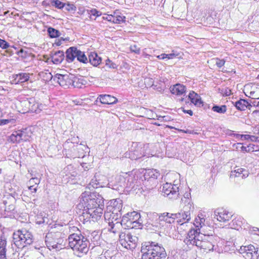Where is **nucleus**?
<instances>
[{
	"label": "nucleus",
	"mask_w": 259,
	"mask_h": 259,
	"mask_svg": "<svg viewBox=\"0 0 259 259\" xmlns=\"http://www.w3.org/2000/svg\"><path fill=\"white\" fill-rule=\"evenodd\" d=\"M79 203L77 205L82 209L80 217L87 221L92 219L97 221L102 215L104 208L103 197L99 193L85 191L79 197Z\"/></svg>",
	"instance_id": "obj_1"
},
{
	"label": "nucleus",
	"mask_w": 259,
	"mask_h": 259,
	"mask_svg": "<svg viewBox=\"0 0 259 259\" xmlns=\"http://www.w3.org/2000/svg\"><path fill=\"white\" fill-rule=\"evenodd\" d=\"M142 259H166L167 254L162 244L153 241L142 244Z\"/></svg>",
	"instance_id": "obj_2"
},
{
	"label": "nucleus",
	"mask_w": 259,
	"mask_h": 259,
	"mask_svg": "<svg viewBox=\"0 0 259 259\" xmlns=\"http://www.w3.org/2000/svg\"><path fill=\"white\" fill-rule=\"evenodd\" d=\"M73 231L77 230L78 233H72L68 237L69 246L75 252L86 254L89 249V241L83 236L77 227H73Z\"/></svg>",
	"instance_id": "obj_3"
},
{
	"label": "nucleus",
	"mask_w": 259,
	"mask_h": 259,
	"mask_svg": "<svg viewBox=\"0 0 259 259\" xmlns=\"http://www.w3.org/2000/svg\"><path fill=\"white\" fill-rule=\"evenodd\" d=\"M122 211V201L119 199L113 200L107 207L104 218L106 220L116 221L121 218Z\"/></svg>",
	"instance_id": "obj_4"
},
{
	"label": "nucleus",
	"mask_w": 259,
	"mask_h": 259,
	"mask_svg": "<svg viewBox=\"0 0 259 259\" xmlns=\"http://www.w3.org/2000/svg\"><path fill=\"white\" fill-rule=\"evenodd\" d=\"M13 241L18 249H22L25 246V244L30 245L33 242V236L26 229L19 230L14 233Z\"/></svg>",
	"instance_id": "obj_5"
},
{
	"label": "nucleus",
	"mask_w": 259,
	"mask_h": 259,
	"mask_svg": "<svg viewBox=\"0 0 259 259\" xmlns=\"http://www.w3.org/2000/svg\"><path fill=\"white\" fill-rule=\"evenodd\" d=\"M118 236L120 243L124 248L133 250L137 247L138 243V238L137 236L126 231L120 232Z\"/></svg>",
	"instance_id": "obj_6"
},
{
	"label": "nucleus",
	"mask_w": 259,
	"mask_h": 259,
	"mask_svg": "<svg viewBox=\"0 0 259 259\" xmlns=\"http://www.w3.org/2000/svg\"><path fill=\"white\" fill-rule=\"evenodd\" d=\"M202 238L197 241L196 246L205 251L213 250L218 237L213 236L212 234H206V232L204 231Z\"/></svg>",
	"instance_id": "obj_7"
},
{
	"label": "nucleus",
	"mask_w": 259,
	"mask_h": 259,
	"mask_svg": "<svg viewBox=\"0 0 259 259\" xmlns=\"http://www.w3.org/2000/svg\"><path fill=\"white\" fill-rule=\"evenodd\" d=\"M61 235L62 234L60 232H57L55 233L51 232L46 235L45 242L50 249L51 247L57 250L61 249L62 240L59 238V237H61Z\"/></svg>",
	"instance_id": "obj_8"
},
{
	"label": "nucleus",
	"mask_w": 259,
	"mask_h": 259,
	"mask_svg": "<svg viewBox=\"0 0 259 259\" xmlns=\"http://www.w3.org/2000/svg\"><path fill=\"white\" fill-rule=\"evenodd\" d=\"M197 229H191L187 234V237L184 240V243L188 246L192 245L193 246L197 245V241L202 238V234H203V231H200L199 229V232Z\"/></svg>",
	"instance_id": "obj_9"
},
{
	"label": "nucleus",
	"mask_w": 259,
	"mask_h": 259,
	"mask_svg": "<svg viewBox=\"0 0 259 259\" xmlns=\"http://www.w3.org/2000/svg\"><path fill=\"white\" fill-rule=\"evenodd\" d=\"M162 192L164 196L169 199H177L179 195V188L177 185L166 183L163 185Z\"/></svg>",
	"instance_id": "obj_10"
},
{
	"label": "nucleus",
	"mask_w": 259,
	"mask_h": 259,
	"mask_svg": "<svg viewBox=\"0 0 259 259\" xmlns=\"http://www.w3.org/2000/svg\"><path fill=\"white\" fill-rule=\"evenodd\" d=\"M116 180L120 187L126 188H133L134 187L135 179L132 175L127 172L123 173L117 177Z\"/></svg>",
	"instance_id": "obj_11"
},
{
	"label": "nucleus",
	"mask_w": 259,
	"mask_h": 259,
	"mask_svg": "<svg viewBox=\"0 0 259 259\" xmlns=\"http://www.w3.org/2000/svg\"><path fill=\"white\" fill-rule=\"evenodd\" d=\"M240 252L245 259H257L259 251L252 245L241 247Z\"/></svg>",
	"instance_id": "obj_12"
},
{
	"label": "nucleus",
	"mask_w": 259,
	"mask_h": 259,
	"mask_svg": "<svg viewBox=\"0 0 259 259\" xmlns=\"http://www.w3.org/2000/svg\"><path fill=\"white\" fill-rule=\"evenodd\" d=\"M49 76L48 78H50L51 80L53 79L54 81H57L60 85L64 88H68L71 85V75L57 73L53 76L51 73H49Z\"/></svg>",
	"instance_id": "obj_13"
},
{
	"label": "nucleus",
	"mask_w": 259,
	"mask_h": 259,
	"mask_svg": "<svg viewBox=\"0 0 259 259\" xmlns=\"http://www.w3.org/2000/svg\"><path fill=\"white\" fill-rule=\"evenodd\" d=\"M140 214L137 211H133L124 214L121 220V224L126 227H131L132 223L140 219Z\"/></svg>",
	"instance_id": "obj_14"
},
{
	"label": "nucleus",
	"mask_w": 259,
	"mask_h": 259,
	"mask_svg": "<svg viewBox=\"0 0 259 259\" xmlns=\"http://www.w3.org/2000/svg\"><path fill=\"white\" fill-rule=\"evenodd\" d=\"M214 218L219 222H226L229 221L232 215L224 208H218L214 211Z\"/></svg>",
	"instance_id": "obj_15"
},
{
	"label": "nucleus",
	"mask_w": 259,
	"mask_h": 259,
	"mask_svg": "<svg viewBox=\"0 0 259 259\" xmlns=\"http://www.w3.org/2000/svg\"><path fill=\"white\" fill-rule=\"evenodd\" d=\"M132 152L133 153V157L135 159H137L145 156V147L142 144L134 143L131 148Z\"/></svg>",
	"instance_id": "obj_16"
},
{
	"label": "nucleus",
	"mask_w": 259,
	"mask_h": 259,
	"mask_svg": "<svg viewBox=\"0 0 259 259\" xmlns=\"http://www.w3.org/2000/svg\"><path fill=\"white\" fill-rule=\"evenodd\" d=\"M194 207L192 205H185L183 206V209L180 212L181 218H179V223L182 221L188 222L191 219V212L193 211Z\"/></svg>",
	"instance_id": "obj_17"
},
{
	"label": "nucleus",
	"mask_w": 259,
	"mask_h": 259,
	"mask_svg": "<svg viewBox=\"0 0 259 259\" xmlns=\"http://www.w3.org/2000/svg\"><path fill=\"white\" fill-rule=\"evenodd\" d=\"M160 176L159 172L155 169H150L146 171V174L144 175L145 180L147 179V182L153 181V187L151 188L153 189L154 187L156 185L157 181L156 180Z\"/></svg>",
	"instance_id": "obj_18"
},
{
	"label": "nucleus",
	"mask_w": 259,
	"mask_h": 259,
	"mask_svg": "<svg viewBox=\"0 0 259 259\" xmlns=\"http://www.w3.org/2000/svg\"><path fill=\"white\" fill-rule=\"evenodd\" d=\"M249 172L245 169L236 167L234 170H232L230 174V178L231 179L235 178H241L242 179L247 178L248 176Z\"/></svg>",
	"instance_id": "obj_19"
},
{
	"label": "nucleus",
	"mask_w": 259,
	"mask_h": 259,
	"mask_svg": "<svg viewBox=\"0 0 259 259\" xmlns=\"http://www.w3.org/2000/svg\"><path fill=\"white\" fill-rule=\"evenodd\" d=\"M100 102L102 104H113L117 102V99L110 95H100L97 98L96 101Z\"/></svg>",
	"instance_id": "obj_20"
},
{
	"label": "nucleus",
	"mask_w": 259,
	"mask_h": 259,
	"mask_svg": "<svg viewBox=\"0 0 259 259\" xmlns=\"http://www.w3.org/2000/svg\"><path fill=\"white\" fill-rule=\"evenodd\" d=\"M170 91L172 94L180 96L186 93V88L182 84L177 83L170 87Z\"/></svg>",
	"instance_id": "obj_21"
},
{
	"label": "nucleus",
	"mask_w": 259,
	"mask_h": 259,
	"mask_svg": "<svg viewBox=\"0 0 259 259\" xmlns=\"http://www.w3.org/2000/svg\"><path fill=\"white\" fill-rule=\"evenodd\" d=\"M78 49L74 47H70L66 51V60L68 63L72 62L76 58Z\"/></svg>",
	"instance_id": "obj_22"
},
{
	"label": "nucleus",
	"mask_w": 259,
	"mask_h": 259,
	"mask_svg": "<svg viewBox=\"0 0 259 259\" xmlns=\"http://www.w3.org/2000/svg\"><path fill=\"white\" fill-rule=\"evenodd\" d=\"M13 83L18 84L26 82L29 80V76L28 73H20L13 75Z\"/></svg>",
	"instance_id": "obj_23"
},
{
	"label": "nucleus",
	"mask_w": 259,
	"mask_h": 259,
	"mask_svg": "<svg viewBox=\"0 0 259 259\" xmlns=\"http://www.w3.org/2000/svg\"><path fill=\"white\" fill-rule=\"evenodd\" d=\"M71 84L77 88H81L87 83V81L82 77H77L71 75Z\"/></svg>",
	"instance_id": "obj_24"
},
{
	"label": "nucleus",
	"mask_w": 259,
	"mask_h": 259,
	"mask_svg": "<svg viewBox=\"0 0 259 259\" xmlns=\"http://www.w3.org/2000/svg\"><path fill=\"white\" fill-rule=\"evenodd\" d=\"M236 108L240 111H244L246 109H249L252 107L250 103L245 99H240L235 102L234 104Z\"/></svg>",
	"instance_id": "obj_25"
},
{
	"label": "nucleus",
	"mask_w": 259,
	"mask_h": 259,
	"mask_svg": "<svg viewBox=\"0 0 259 259\" xmlns=\"http://www.w3.org/2000/svg\"><path fill=\"white\" fill-rule=\"evenodd\" d=\"M88 59L90 63L94 66H97L102 61L101 58L95 52L90 53Z\"/></svg>",
	"instance_id": "obj_26"
},
{
	"label": "nucleus",
	"mask_w": 259,
	"mask_h": 259,
	"mask_svg": "<svg viewBox=\"0 0 259 259\" xmlns=\"http://www.w3.org/2000/svg\"><path fill=\"white\" fill-rule=\"evenodd\" d=\"M188 97L191 102L195 106L199 107L203 106V102L201 101L200 97L194 91L190 92Z\"/></svg>",
	"instance_id": "obj_27"
},
{
	"label": "nucleus",
	"mask_w": 259,
	"mask_h": 259,
	"mask_svg": "<svg viewBox=\"0 0 259 259\" xmlns=\"http://www.w3.org/2000/svg\"><path fill=\"white\" fill-rule=\"evenodd\" d=\"M64 53L62 51L54 52L51 56L52 61L54 64L61 63L64 59Z\"/></svg>",
	"instance_id": "obj_28"
},
{
	"label": "nucleus",
	"mask_w": 259,
	"mask_h": 259,
	"mask_svg": "<svg viewBox=\"0 0 259 259\" xmlns=\"http://www.w3.org/2000/svg\"><path fill=\"white\" fill-rule=\"evenodd\" d=\"M6 245V239L4 236L2 235L0 237V259H7Z\"/></svg>",
	"instance_id": "obj_29"
},
{
	"label": "nucleus",
	"mask_w": 259,
	"mask_h": 259,
	"mask_svg": "<svg viewBox=\"0 0 259 259\" xmlns=\"http://www.w3.org/2000/svg\"><path fill=\"white\" fill-rule=\"evenodd\" d=\"M34 103V98H29L21 102V106L24 107V112H28L31 111V105Z\"/></svg>",
	"instance_id": "obj_30"
},
{
	"label": "nucleus",
	"mask_w": 259,
	"mask_h": 259,
	"mask_svg": "<svg viewBox=\"0 0 259 259\" xmlns=\"http://www.w3.org/2000/svg\"><path fill=\"white\" fill-rule=\"evenodd\" d=\"M18 131L22 139V141L26 142L29 141L31 137V133L30 130H28L27 128H23L18 130Z\"/></svg>",
	"instance_id": "obj_31"
},
{
	"label": "nucleus",
	"mask_w": 259,
	"mask_h": 259,
	"mask_svg": "<svg viewBox=\"0 0 259 259\" xmlns=\"http://www.w3.org/2000/svg\"><path fill=\"white\" fill-rule=\"evenodd\" d=\"M8 141L13 143H19L22 142L18 130L13 132L9 136Z\"/></svg>",
	"instance_id": "obj_32"
},
{
	"label": "nucleus",
	"mask_w": 259,
	"mask_h": 259,
	"mask_svg": "<svg viewBox=\"0 0 259 259\" xmlns=\"http://www.w3.org/2000/svg\"><path fill=\"white\" fill-rule=\"evenodd\" d=\"M113 221H111V222H109L108 223L109 226L110 227L108 228V231L114 234H116L119 232L118 229L123 225L121 224V222H117L115 223H114Z\"/></svg>",
	"instance_id": "obj_33"
},
{
	"label": "nucleus",
	"mask_w": 259,
	"mask_h": 259,
	"mask_svg": "<svg viewBox=\"0 0 259 259\" xmlns=\"http://www.w3.org/2000/svg\"><path fill=\"white\" fill-rule=\"evenodd\" d=\"M81 146H83L85 149H88L87 147L82 144H80L79 145H75L70 139H68L63 145V147L65 149H66L67 148L72 147L73 148V150L74 151L76 150H80V147Z\"/></svg>",
	"instance_id": "obj_34"
},
{
	"label": "nucleus",
	"mask_w": 259,
	"mask_h": 259,
	"mask_svg": "<svg viewBox=\"0 0 259 259\" xmlns=\"http://www.w3.org/2000/svg\"><path fill=\"white\" fill-rule=\"evenodd\" d=\"M31 112L39 113L42 109V105L35 101L34 99V103L31 105Z\"/></svg>",
	"instance_id": "obj_35"
},
{
	"label": "nucleus",
	"mask_w": 259,
	"mask_h": 259,
	"mask_svg": "<svg viewBox=\"0 0 259 259\" xmlns=\"http://www.w3.org/2000/svg\"><path fill=\"white\" fill-rule=\"evenodd\" d=\"M76 58L78 61L83 63H87L88 62V59L85 55L84 52L79 50L77 51Z\"/></svg>",
	"instance_id": "obj_36"
},
{
	"label": "nucleus",
	"mask_w": 259,
	"mask_h": 259,
	"mask_svg": "<svg viewBox=\"0 0 259 259\" xmlns=\"http://www.w3.org/2000/svg\"><path fill=\"white\" fill-rule=\"evenodd\" d=\"M47 31L50 37L51 38H56L60 35V31L52 27L48 28Z\"/></svg>",
	"instance_id": "obj_37"
},
{
	"label": "nucleus",
	"mask_w": 259,
	"mask_h": 259,
	"mask_svg": "<svg viewBox=\"0 0 259 259\" xmlns=\"http://www.w3.org/2000/svg\"><path fill=\"white\" fill-rule=\"evenodd\" d=\"M101 187H102L101 184L96 179V177L92 179L88 186L89 189H91V188L97 189Z\"/></svg>",
	"instance_id": "obj_38"
},
{
	"label": "nucleus",
	"mask_w": 259,
	"mask_h": 259,
	"mask_svg": "<svg viewBox=\"0 0 259 259\" xmlns=\"http://www.w3.org/2000/svg\"><path fill=\"white\" fill-rule=\"evenodd\" d=\"M156 215H158V220L159 222L164 221L168 224L171 223V221L169 220L168 217V212H164L160 213L159 214H156Z\"/></svg>",
	"instance_id": "obj_39"
},
{
	"label": "nucleus",
	"mask_w": 259,
	"mask_h": 259,
	"mask_svg": "<svg viewBox=\"0 0 259 259\" xmlns=\"http://www.w3.org/2000/svg\"><path fill=\"white\" fill-rule=\"evenodd\" d=\"M212 110L219 113H225L227 111V106L226 105H214L212 108Z\"/></svg>",
	"instance_id": "obj_40"
},
{
	"label": "nucleus",
	"mask_w": 259,
	"mask_h": 259,
	"mask_svg": "<svg viewBox=\"0 0 259 259\" xmlns=\"http://www.w3.org/2000/svg\"><path fill=\"white\" fill-rule=\"evenodd\" d=\"M3 204L5 206V210L6 212H11L14 211L15 207L13 204H9L7 200H4Z\"/></svg>",
	"instance_id": "obj_41"
},
{
	"label": "nucleus",
	"mask_w": 259,
	"mask_h": 259,
	"mask_svg": "<svg viewBox=\"0 0 259 259\" xmlns=\"http://www.w3.org/2000/svg\"><path fill=\"white\" fill-rule=\"evenodd\" d=\"M51 4L53 7L58 9H62L64 7V3L59 0H51Z\"/></svg>",
	"instance_id": "obj_42"
},
{
	"label": "nucleus",
	"mask_w": 259,
	"mask_h": 259,
	"mask_svg": "<svg viewBox=\"0 0 259 259\" xmlns=\"http://www.w3.org/2000/svg\"><path fill=\"white\" fill-rule=\"evenodd\" d=\"M190 197V193H186L184 195V197L182 198V203H184L185 205H192Z\"/></svg>",
	"instance_id": "obj_43"
},
{
	"label": "nucleus",
	"mask_w": 259,
	"mask_h": 259,
	"mask_svg": "<svg viewBox=\"0 0 259 259\" xmlns=\"http://www.w3.org/2000/svg\"><path fill=\"white\" fill-rule=\"evenodd\" d=\"M143 221L141 219V217L140 219L137 221H136L135 222L132 223L131 227H128L131 228H141L143 226Z\"/></svg>",
	"instance_id": "obj_44"
},
{
	"label": "nucleus",
	"mask_w": 259,
	"mask_h": 259,
	"mask_svg": "<svg viewBox=\"0 0 259 259\" xmlns=\"http://www.w3.org/2000/svg\"><path fill=\"white\" fill-rule=\"evenodd\" d=\"M105 65L111 69H116L118 66L117 65L112 62V61L108 58L105 60Z\"/></svg>",
	"instance_id": "obj_45"
},
{
	"label": "nucleus",
	"mask_w": 259,
	"mask_h": 259,
	"mask_svg": "<svg viewBox=\"0 0 259 259\" xmlns=\"http://www.w3.org/2000/svg\"><path fill=\"white\" fill-rule=\"evenodd\" d=\"M63 8L65 11L67 12L75 11L76 10V7L74 6V5L69 3H64V7Z\"/></svg>",
	"instance_id": "obj_46"
},
{
	"label": "nucleus",
	"mask_w": 259,
	"mask_h": 259,
	"mask_svg": "<svg viewBox=\"0 0 259 259\" xmlns=\"http://www.w3.org/2000/svg\"><path fill=\"white\" fill-rule=\"evenodd\" d=\"M114 20L113 23L120 24L122 22L125 21V17L123 16H120V15L118 16H114Z\"/></svg>",
	"instance_id": "obj_47"
},
{
	"label": "nucleus",
	"mask_w": 259,
	"mask_h": 259,
	"mask_svg": "<svg viewBox=\"0 0 259 259\" xmlns=\"http://www.w3.org/2000/svg\"><path fill=\"white\" fill-rule=\"evenodd\" d=\"M249 94V97H251L252 99H259V88H257L255 91H251Z\"/></svg>",
	"instance_id": "obj_48"
},
{
	"label": "nucleus",
	"mask_w": 259,
	"mask_h": 259,
	"mask_svg": "<svg viewBox=\"0 0 259 259\" xmlns=\"http://www.w3.org/2000/svg\"><path fill=\"white\" fill-rule=\"evenodd\" d=\"M168 217L169 218V220H171V223L174 222V220L176 219H178L181 218L180 213H168Z\"/></svg>",
	"instance_id": "obj_49"
},
{
	"label": "nucleus",
	"mask_w": 259,
	"mask_h": 259,
	"mask_svg": "<svg viewBox=\"0 0 259 259\" xmlns=\"http://www.w3.org/2000/svg\"><path fill=\"white\" fill-rule=\"evenodd\" d=\"M241 222L239 221L238 220L234 219L232 221V227L236 230H239L238 227H240L241 226Z\"/></svg>",
	"instance_id": "obj_50"
},
{
	"label": "nucleus",
	"mask_w": 259,
	"mask_h": 259,
	"mask_svg": "<svg viewBox=\"0 0 259 259\" xmlns=\"http://www.w3.org/2000/svg\"><path fill=\"white\" fill-rule=\"evenodd\" d=\"M15 120L14 119H0V126L7 124L9 123H14Z\"/></svg>",
	"instance_id": "obj_51"
},
{
	"label": "nucleus",
	"mask_w": 259,
	"mask_h": 259,
	"mask_svg": "<svg viewBox=\"0 0 259 259\" xmlns=\"http://www.w3.org/2000/svg\"><path fill=\"white\" fill-rule=\"evenodd\" d=\"M10 47L9 44L4 39L0 38V47L3 49H7Z\"/></svg>",
	"instance_id": "obj_52"
},
{
	"label": "nucleus",
	"mask_w": 259,
	"mask_h": 259,
	"mask_svg": "<svg viewBox=\"0 0 259 259\" xmlns=\"http://www.w3.org/2000/svg\"><path fill=\"white\" fill-rule=\"evenodd\" d=\"M102 19L103 20H107L108 21H109L110 22H112L113 23V21L114 20V17L112 16V14H104V16H103Z\"/></svg>",
	"instance_id": "obj_53"
},
{
	"label": "nucleus",
	"mask_w": 259,
	"mask_h": 259,
	"mask_svg": "<svg viewBox=\"0 0 259 259\" xmlns=\"http://www.w3.org/2000/svg\"><path fill=\"white\" fill-rule=\"evenodd\" d=\"M251 145H249L247 146H241L240 149L241 151L242 152H253L254 151V148L252 147V149H250V147Z\"/></svg>",
	"instance_id": "obj_54"
},
{
	"label": "nucleus",
	"mask_w": 259,
	"mask_h": 259,
	"mask_svg": "<svg viewBox=\"0 0 259 259\" xmlns=\"http://www.w3.org/2000/svg\"><path fill=\"white\" fill-rule=\"evenodd\" d=\"M40 183V179L35 177V178H32L30 179L29 181V185H38Z\"/></svg>",
	"instance_id": "obj_55"
},
{
	"label": "nucleus",
	"mask_w": 259,
	"mask_h": 259,
	"mask_svg": "<svg viewBox=\"0 0 259 259\" xmlns=\"http://www.w3.org/2000/svg\"><path fill=\"white\" fill-rule=\"evenodd\" d=\"M89 14L96 17H99L101 15V13L96 9H92L90 10Z\"/></svg>",
	"instance_id": "obj_56"
},
{
	"label": "nucleus",
	"mask_w": 259,
	"mask_h": 259,
	"mask_svg": "<svg viewBox=\"0 0 259 259\" xmlns=\"http://www.w3.org/2000/svg\"><path fill=\"white\" fill-rule=\"evenodd\" d=\"M225 61L223 59H220L219 58L215 59V64L219 68H221L225 64Z\"/></svg>",
	"instance_id": "obj_57"
},
{
	"label": "nucleus",
	"mask_w": 259,
	"mask_h": 259,
	"mask_svg": "<svg viewBox=\"0 0 259 259\" xmlns=\"http://www.w3.org/2000/svg\"><path fill=\"white\" fill-rule=\"evenodd\" d=\"M236 138H240L242 140H249L250 138L249 135H237Z\"/></svg>",
	"instance_id": "obj_58"
},
{
	"label": "nucleus",
	"mask_w": 259,
	"mask_h": 259,
	"mask_svg": "<svg viewBox=\"0 0 259 259\" xmlns=\"http://www.w3.org/2000/svg\"><path fill=\"white\" fill-rule=\"evenodd\" d=\"M249 140L252 142H257L259 143V137L256 136L250 135Z\"/></svg>",
	"instance_id": "obj_59"
},
{
	"label": "nucleus",
	"mask_w": 259,
	"mask_h": 259,
	"mask_svg": "<svg viewBox=\"0 0 259 259\" xmlns=\"http://www.w3.org/2000/svg\"><path fill=\"white\" fill-rule=\"evenodd\" d=\"M199 221V225H200V228H198V229H197L198 231H199V229L200 230V231H201L202 230H203V231H204V228H203V227L201 225L202 224H203L204 222V219L202 218V219H200V218H199L198 219Z\"/></svg>",
	"instance_id": "obj_60"
},
{
	"label": "nucleus",
	"mask_w": 259,
	"mask_h": 259,
	"mask_svg": "<svg viewBox=\"0 0 259 259\" xmlns=\"http://www.w3.org/2000/svg\"><path fill=\"white\" fill-rule=\"evenodd\" d=\"M28 189L31 191L32 193H35L37 191V188H33V185H30V186H28Z\"/></svg>",
	"instance_id": "obj_61"
},
{
	"label": "nucleus",
	"mask_w": 259,
	"mask_h": 259,
	"mask_svg": "<svg viewBox=\"0 0 259 259\" xmlns=\"http://www.w3.org/2000/svg\"><path fill=\"white\" fill-rule=\"evenodd\" d=\"M166 54H162L160 55L157 56V57L159 59H164L166 58Z\"/></svg>",
	"instance_id": "obj_62"
},
{
	"label": "nucleus",
	"mask_w": 259,
	"mask_h": 259,
	"mask_svg": "<svg viewBox=\"0 0 259 259\" xmlns=\"http://www.w3.org/2000/svg\"><path fill=\"white\" fill-rule=\"evenodd\" d=\"M166 58H167L168 59H172L174 57L176 56L175 54L174 53L166 54Z\"/></svg>",
	"instance_id": "obj_63"
},
{
	"label": "nucleus",
	"mask_w": 259,
	"mask_h": 259,
	"mask_svg": "<svg viewBox=\"0 0 259 259\" xmlns=\"http://www.w3.org/2000/svg\"><path fill=\"white\" fill-rule=\"evenodd\" d=\"M253 134L259 136V125L254 128Z\"/></svg>",
	"instance_id": "obj_64"
}]
</instances>
